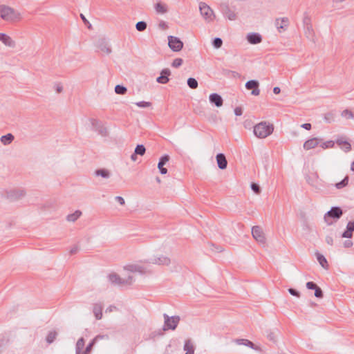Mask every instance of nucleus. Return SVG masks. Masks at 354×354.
Masks as SVG:
<instances>
[{"instance_id": "8fccbe9b", "label": "nucleus", "mask_w": 354, "mask_h": 354, "mask_svg": "<svg viewBox=\"0 0 354 354\" xmlns=\"http://www.w3.org/2000/svg\"><path fill=\"white\" fill-rule=\"evenodd\" d=\"M109 339V337L108 335H98L93 340L95 341V342L96 343L99 340H101V339L108 340Z\"/></svg>"}, {"instance_id": "69168bd1", "label": "nucleus", "mask_w": 354, "mask_h": 354, "mask_svg": "<svg viewBox=\"0 0 354 354\" xmlns=\"http://www.w3.org/2000/svg\"><path fill=\"white\" fill-rule=\"evenodd\" d=\"M80 17L85 24H88V21L86 19L84 15L81 14Z\"/></svg>"}, {"instance_id": "2f4dec72", "label": "nucleus", "mask_w": 354, "mask_h": 354, "mask_svg": "<svg viewBox=\"0 0 354 354\" xmlns=\"http://www.w3.org/2000/svg\"><path fill=\"white\" fill-rule=\"evenodd\" d=\"M316 256H317V259L318 262L319 263V264L321 265V266L322 268H324V269H328V264L327 260L324 257V256L318 252L316 254Z\"/></svg>"}, {"instance_id": "5fc2aeb1", "label": "nucleus", "mask_w": 354, "mask_h": 354, "mask_svg": "<svg viewBox=\"0 0 354 354\" xmlns=\"http://www.w3.org/2000/svg\"><path fill=\"white\" fill-rule=\"evenodd\" d=\"M303 22H304V27L305 26H308V24H310V19L307 15L304 17Z\"/></svg>"}, {"instance_id": "2eb2a0df", "label": "nucleus", "mask_w": 354, "mask_h": 354, "mask_svg": "<svg viewBox=\"0 0 354 354\" xmlns=\"http://www.w3.org/2000/svg\"><path fill=\"white\" fill-rule=\"evenodd\" d=\"M335 142L345 153H348L351 150V145L349 142L345 140L344 137L337 138Z\"/></svg>"}, {"instance_id": "c756f323", "label": "nucleus", "mask_w": 354, "mask_h": 354, "mask_svg": "<svg viewBox=\"0 0 354 354\" xmlns=\"http://www.w3.org/2000/svg\"><path fill=\"white\" fill-rule=\"evenodd\" d=\"M95 174L97 176H101L103 178H109L111 176L110 171L106 169H100L95 171Z\"/></svg>"}, {"instance_id": "13d9d810", "label": "nucleus", "mask_w": 354, "mask_h": 354, "mask_svg": "<svg viewBox=\"0 0 354 354\" xmlns=\"http://www.w3.org/2000/svg\"><path fill=\"white\" fill-rule=\"evenodd\" d=\"M55 88L57 93H61L63 91V87L60 84H57L55 86Z\"/></svg>"}, {"instance_id": "c03bdc74", "label": "nucleus", "mask_w": 354, "mask_h": 354, "mask_svg": "<svg viewBox=\"0 0 354 354\" xmlns=\"http://www.w3.org/2000/svg\"><path fill=\"white\" fill-rule=\"evenodd\" d=\"M335 145V142L333 140H328L326 142H323L321 145L322 148L323 149H328V148H333Z\"/></svg>"}, {"instance_id": "e433bc0d", "label": "nucleus", "mask_w": 354, "mask_h": 354, "mask_svg": "<svg viewBox=\"0 0 354 354\" xmlns=\"http://www.w3.org/2000/svg\"><path fill=\"white\" fill-rule=\"evenodd\" d=\"M187 85L190 88L196 89L198 87V84L195 78L189 77L187 80Z\"/></svg>"}, {"instance_id": "79ce46f5", "label": "nucleus", "mask_w": 354, "mask_h": 354, "mask_svg": "<svg viewBox=\"0 0 354 354\" xmlns=\"http://www.w3.org/2000/svg\"><path fill=\"white\" fill-rule=\"evenodd\" d=\"M342 116L347 119H353L354 118V115L352 111L348 109H345L342 112Z\"/></svg>"}, {"instance_id": "a878e982", "label": "nucleus", "mask_w": 354, "mask_h": 354, "mask_svg": "<svg viewBox=\"0 0 354 354\" xmlns=\"http://www.w3.org/2000/svg\"><path fill=\"white\" fill-rule=\"evenodd\" d=\"M304 30L306 37L313 42H315V35L312 24H308V26H305Z\"/></svg>"}, {"instance_id": "4468645a", "label": "nucleus", "mask_w": 354, "mask_h": 354, "mask_svg": "<svg viewBox=\"0 0 354 354\" xmlns=\"http://www.w3.org/2000/svg\"><path fill=\"white\" fill-rule=\"evenodd\" d=\"M124 269L131 272H138L140 274L147 272L145 268L140 264H128L124 267Z\"/></svg>"}, {"instance_id": "a18cd8bd", "label": "nucleus", "mask_w": 354, "mask_h": 354, "mask_svg": "<svg viewBox=\"0 0 354 354\" xmlns=\"http://www.w3.org/2000/svg\"><path fill=\"white\" fill-rule=\"evenodd\" d=\"M183 60L181 58H176L174 59L171 66L174 68H178L183 64Z\"/></svg>"}, {"instance_id": "cd10ccee", "label": "nucleus", "mask_w": 354, "mask_h": 354, "mask_svg": "<svg viewBox=\"0 0 354 354\" xmlns=\"http://www.w3.org/2000/svg\"><path fill=\"white\" fill-rule=\"evenodd\" d=\"M223 14L225 17H227L229 20L234 21L236 19V13L232 10L227 6H225Z\"/></svg>"}, {"instance_id": "f257e3e1", "label": "nucleus", "mask_w": 354, "mask_h": 354, "mask_svg": "<svg viewBox=\"0 0 354 354\" xmlns=\"http://www.w3.org/2000/svg\"><path fill=\"white\" fill-rule=\"evenodd\" d=\"M274 127L266 122H261L254 127V134L259 138H266L272 133Z\"/></svg>"}, {"instance_id": "9d476101", "label": "nucleus", "mask_w": 354, "mask_h": 354, "mask_svg": "<svg viewBox=\"0 0 354 354\" xmlns=\"http://www.w3.org/2000/svg\"><path fill=\"white\" fill-rule=\"evenodd\" d=\"M95 46L100 51L106 55H109L112 53L111 46L108 40L104 37L99 38L96 41Z\"/></svg>"}, {"instance_id": "4be33fe9", "label": "nucleus", "mask_w": 354, "mask_h": 354, "mask_svg": "<svg viewBox=\"0 0 354 354\" xmlns=\"http://www.w3.org/2000/svg\"><path fill=\"white\" fill-rule=\"evenodd\" d=\"M90 122H91V124L93 129L95 131H98L102 135H104V132H106V129L103 128L101 122L99 120L94 119V118H91V119H90Z\"/></svg>"}, {"instance_id": "393cba45", "label": "nucleus", "mask_w": 354, "mask_h": 354, "mask_svg": "<svg viewBox=\"0 0 354 354\" xmlns=\"http://www.w3.org/2000/svg\"><path fill=\"white\" fill-rule=\"evenodd\" d=\"M354 232V221H349L346 226V230L343 232L342 237L351 238Z\"/></svg>"}, {"instance_id": "c85d7f7f", "label": "nucleus", "mask_w": 354, "mask_h": 354, "mask_svg": "<svg viewBox=\"0 0 354 354\" xmlns=\"http://www.w3.org/2000/svg\"><path fill=\"white\" fill-rule=\"evenodd\" d=\"M82 213L80 210H76L66 216V221L74 223L82 216Z\"/></svg>"}, {"instance_id": "4c0bfd02", "label": "nucleus", "mask_w": 354, "mask_h": 354, "mask_svg": "<svg viewBox=\"0 0 354 354\" xmlns=\"http://www.w3.org/2000/svg\"><path fill=\"white\" fill-rule=\"evenodd\" d=\"M127 91V88L122 85H116L115 87V92L119 95H124Z\"/></svg>"}, {"instance_id": "c9c22d12", "label": "nucleus", "mask_w": 354, "mask_h": 354, "mask_svg": "<svg viewBox=\"0 0 354 354\" xmlns=\"http://www.w3.org/2000/svg\"><path fill=\"white\" fill-rule=\"evenodd\" d=\"M147 24L145 21H138L136 24V28L138 31L139 32H143L145 31L146 29H147Z\"/></svg>"}, {"instance_id": "0e129e2a", "label": "nucleus", "mask_w": 354, "mask_h": 354, "mask_svg": "<svg viewBox=\"0 0 354 354\" xmlns=\"http://www.w3.org/2000/svg\"><path fill=\"white\" fill-rule=\"evenodd\" d=\"M352 245H353V243L351 241H346L344 243V245L346 248H348V247L351 246Z\"/></svg>"}, {"instance_id": "6e6d98bb", "label": "nucleus", "mask_w": 354, "mask_h": 354, "mask_svg": "<svg viewBox=\"0 0 354 354\" xmlns=\"http://www.w3.org/2000/svg\"><path fill=\"white\" fill-rule=\"evenodd\" d=\"M115 200L118 201L120 205H123L125 204L124 199L122 196H115Z\"/></svg>"}, {"instance_id": "72a5a7b5", "label": "nucleus", "mask_w": 354, "mask_h": 354, "mask_svg": "<svg viewBox=\"0 0 354 354\" xmlns=\"http://www.w3.org/2000/svg\"><path fill=\"white\" fill-rule=\"evenodd\" d=\"M84 339L83 337L80 338L75 346V354H81V351L84 346Z\"/></svg>"}, {"instance_id": "bb28decb", "label": "nucleus", "mask_w": 354, "mask_h": 354, "mask_svg": "<svg viewBox=\"0 0 354 354\" xmlns=\"http://www.w3.org/2000/svg\"><path fill=\"white\" fill-rule=\"evenodd\" d=\"M93 312L96 319L100 320L102 317V305L100 303L95 304Z\"/></svg>"}, {"instance_id": "680f3d73", "label": "nucleus", "mask_w": 354, "mask_h": 354, "mask_svg": "<svg viewBox=\"0 0 354 354\" xmlns=\"http://www.w3.org/2000/svg\"><path fill=\"white\" fill-rule=\"evenodd\" d=\"M268 337L272 341H275V336L273 333H270V334H268Z\"/></svg>"}, {"instance_id": "4d7b16f0", "label": "nucleus", "mask_w": 354, "mask_h": 354, "mask_svg": "<svg viewBox=\"0 0 354 354\" xmlns=\"http://www.w3.org/2000/svg\"><path fill=\"white\" fill-rule=\"evenodd\" d=\"M79 250V247L77 245H74L71 250H70V254H76Z\"/></svg>"}, {"instance_id": "6ab92c4d", "label": "nucleus", "mask_w": 354, "mask_h": 354, "mask_svg": "<svg viewBox=\"0 0 354 354\" xmlns=\"http://www.w3.org/2000/svg\"><path fill=\"white\" fill-rule=\"evenodd\" d=\"M209 100L211 104H214L216 107L222 106L223 100L218 93H212L209 95Z\"/></svg>"}, {"instance_id": "f704fd0d", "label": "nucleus", "mask_w": 354, "mask_h": 354, "mask_svg": "<svg viewBox=\"0 0 354 354\" xmlns=\"http://www.w3.org/2000/svg\"><path fill=\"white\" fill-rule=\"evenodd\" d=\"M236 342L239 345H245V346H249L252 348H254V344L248 339H238L236 340Z\"/></svg>"}, {"instance_id": "864d4df0", "label": "nucleus", "mask_w": 354, "mask_h": 354, "mask_svg": "<svg viewBox=\"0 0 354 354\" xmlns=\"http://www.w3.org/2000/svg\"><path fill=\"white\" fill-rule=\"evenodd\" d=\"M158 26L162 30H166L168 28V26H167V23L164 21H161L159 23Z\"/></svg>"}, {"instance_id": "412c9836", "label": "nucleus", "mask_w": 354, "mask_h": 354, "mask_svg": "<svg viewBox=\"0 0 354 354\" xmlns=\"http://www.w3.org/2000/svg\"><path fill=\"white\" fill-rule=\"evenodd\" d=\"M320 141H322V139L318 138H313L309 139L304 142V148L306 150L314 149L319 145Z\"/></svg>"}, {"instance_id": "ea45409f", "label": "nucleus", "mask_w": 354, "mask_h": 354, "mask_svg": "<svg viewBox=\"0 0 354 354\" xmlns=\"http://www.w3.org/2000/svg\"><path fill=\"white\" fill-rule=\"evenodd\" d=\"M348 176H346L342 181L335 184V187L337 189H342V188L346 187L348 185Z\"/></svg>"}, {"instance_id": "dca6fc26", "label": "nucleus", "mask_w": 354, "mask_h": 354, "mask_svg": "<svg viewBox=\"0 0 354 354\" xmlns=\"http://www.w3.org/2000/svg\"><path fill=\"white\" fill-rule=\"evenodd\" d=\"M247 41L251 44H258L262 41V36L257 32H250L246 36Z\"/></svg>"}, {"instance_id": "473e14b6", "label": "nucleus", "mask_w": 354, "mask_h": 354, "mask_svg": "<svg viewBox=\"0 0 354 354\" xmlns=\"http://www.w3.org/2000/svg\"><path fill=\"white\" fill-rule=\"evenodd\" d=\"M156 11L158 13L165 14L167 12V6L166 4L158 2L155 6Z\"/></svg>"}, {"instance_id": "1a4fd4ad", "label": "nucleus", "mask_w": 354, "mask_h": 354, "mask_svg": "<svg viewBox=\"0 0 354 354\" xmlns=\"http://www.w3.org/2000/svg\"><path fill=\"white\" fill-rule=\"evenodd\" d=\"M168 46L174 52H179L183 48V42L177 37H168Z\"/></svg>"}, {"instance_id": "ddd939ff", "label": "nucleus", "mask_w": 354, "mask_h": 354, "mask_svg": "<svg viewBox=\"0 0 354 354\" xmlns=\"http://www.w3.org/2000/svg\"><path fill=\"white\" fill-rule=\"evenodd\" d=\"M259 86V83L255 80H249L245 83V88L248 90H252L251 94L255 96L259 95L260 93Z\"/></svg>"}, {"instance_id": "f8f14e48", "label": "nucleus", "mask_w": 354, "mask_h": 354, "mask_svg": "<svg viewBox=\"0 0 354 354\" xmlns=\"http://www.w3.org/2000/svg\"><path fill=\"white\" fill-rule=\"evenodd\" d=\"M252 234L255 240L259 243L264 244L266 242V238L262 229L259 226H254L252 228Z\"/></svg>"}, {"instance_id": "423d86ee", "label": "nucleus", "mask_w": 354, "mask_h": 354, "mask_svg": "<svg viewBox=\"0 0 354 354\" xmlns=\"http://www.w3.org/2000/svg\"><path fill=\"white\" fill-rule=\"evenodd\" d=\"M163 317H164L163 330H175L180 322V317L179 316L169 317L167 314H164Z\"/></svg>"}, {"instance_id": "e2e57ef3", "label": "nucleus", "mask_w": 354, "mask_h": 354, "mask_svg": "<svg viewBox=\"0 0 354 354\" xmlns=\"http://www.w3.org/2000/svg\"><path fill=\"white\" fill-rule=\"evenodd\" d=\"M280 92H281V89L279 87H278V86L274 87L273 93L274 94H279Z\"/></svg>"}, {"instance_id": "49530a36", "label": "nucleus", "mask_w": 354, "mask_h": 354, "mask_svg": "<svg viewBox=\"0 0 354 354\" xmlns=\"http://www.w3.org/2000/svg\"><path fill=\"white\" fill-rule=\"evenodd\" d=\"M251 187V189L252 190L257 194H260L261 192V188H260V186L255 183H252L250 185Z\"/></svg>"}, {"instance_id": "5701e85b", "label": "nucleus", "mask_w": 354, "mask_h": 354, "mask_svg": "<svg viewBox=\"0 0 354 354\" xmlns=\"http://www.w3.org/2000/svg\"><path fill=\"white\" fill-rule=\"evenodd\" d=\"M216 162L218 164V167L221 169H226L227 166V161L225 158V156L223 153H218L216 156Z\"/></svg>"}, {"instance_id": "58836bf2", "label": "nucleus", "mask_w": 354, "mask_h": 354, "mask_svg": "<svg viewBox=\"0 0 354 354\" xmlns=\"http://www.w3.org/2000/svg\"><path fill=\"white\" fill-rule=\"evenodd\" d=\"M146 149L143 145H138L134 152L137 155L143 156L145 153Z\"/></svg>"}, {"instance_id": "0eeeda50", "label": "nucleus", "mask_w": 354, "mask_h": 354, "mask_svg": "<svg viewBox=\"0 0 354 354\" xmlns=\"http://www.w3.org/2000/svg\"><path fill=\"white\" fill-rule=\"evenodd\" d=\"M145 262L158 266H169L171 263V259L167 256L163 254H157L149 258Z\"/></svg>"}, {"instance_id": "7c9ffc66", "label": "nucleus", "mask_w": 354, "mask_h": 354, "mask_svg": "<svg viewBox=\"0 0 354 354\" xmlns=\"http://www.w3.org/2000/svg\"><path fill=\"white\" fill-rule=\"evenodd\" d=\"M14 138V136L12 133H8L5 136H2L0 140L4 145H8L13 141Z\"/></svg>"}, {"instance_id": "f03ea898", "label": "nucleus", "mask_w": 354, "mask_h": 354, "mask_svg": "<svg viewBox=\"0 0 354 354\" xmlns=\"http://www.w3.org/2000/svg\"><path fill=\"white\" fill-rule=\"evenodd\" d=\"M18 15L13 8L6 5H0V17L4 21H12L19 17Z\"/></svg>"}, {"instance_id": "338daca9", "label": "nucleus", "mask_w": 354, "mask_h": 354, "mask_svg": "<svg viewBox=\"0 0 354 354\" xmlns=\"http://www.w3.org/2000/svg\"><path fill=\"white\" fill-rule=\"evenodd\" d=\"M160 172L161 174H166L167 173V169L165 167L160 169Z\"/></svg>"}, {"instance_id": "aec40b11", "label": "nucleus", "mask_w": 354, "mask_h": 354, "mask_svg": "<svg viewBox=\"0 0 354 354\" xmlns=\"http://www.w3.org/2000/svg\"><path fill=\"white\" fill-rule=\"evenodd\" d=\"M171 74V71L168 68L163 69L160 75L157 77L156 81L157 82L160 84H166L169 82V76Z\"/></svg>"}, {"instance_id": "09e8293b", "label": "nucleus", "mask_w": 354, "mask_h": 354, "mask_svg": "<svg viewBox=\"0 0 354 354\" xmlns=\"http://www.w3.org/2000/svg\"><path fill=\"white\" fill-rule=\"evenodd\" d=\"M169 159H170L169 156L167 154H165L164 156L160 157L158 162L165 165L167 164V162H169Z\"/></svg>"}, {"instance_id": "a211bd4d", "label": "nucleus", "mask_w": 354, "mask_h": 354, "mask_svg": "<svg viewBox=\"0 0 354 354\" xmlns=\"http://www.w3.org/2000/svg\"><path fill=\"white\" fill-rule=\"evenodd\" d=\"M0 41L5 46L10 48H15L16 46L15 41L10 36L5 33H0Z\"/></svg>"}, {"instance_id": "3c124183", "label": "nucleus", "mask_w": 354, "mask_h": 354, "mask_svg": "<svg viewBox=\"0 0 354 354\" xmlns=\"http://www.w3.org/2000/svg\"><path fill=\"white\" fill-rule=\"evenodd\" d=\"M288 292L289 293L292 295V296H295L297 297H300V293L299 291H297V290L294 289V288H289L288 289Z\"/></svg>"}, {"instance_id": "774afa93", "label": "nucleus", "mask_w": 354, "mask_h": 354, "mask_svg": "<svg viewBox=\"0 0 354 354\" xmlns=\"http://www.w3.org/2000/svg\"><path fill=\"white\" fill-rule=\"evenodd\" d=\"M131 159L133 161H136V159H137V154H136L135 152L131 156Z\"/></svg>"}, {"instance_id": "a19ab883", "label": "nucleus", "mask_w": 354, "mask_h": 354, "mask_svg": "<svg viewBox=\"0 0 354 354\" xmlns=\"http://www.w3.org/2000/svg\"><path fill=\"white\" fill-rule=\"evenodd\" d=\"M57 333L55 331H50L46 337V342L48 344H51L54 342L57 337Z\"/></svg>"}, {"instance_id": "37998d69", "label": "nucleus", "mask_w": 354, "mask_h": 354, "mask_svg": "<svg viewBox=\"0 0 354 354\" xmlns=\"http://www.w3.org/2000/svg\"><path fill=\"white\" fill-rule=\"evenodd\" d=\"M222 44H223V41L221 38L219 37H216L214 39L213 41H212V45L214 46V48H219L222 46Z\"/></svg>"}, {"instance_id": "603ef678", "label": "nucleus", "mask_w": 354, "mask_h": 354, "mask_svg": "<svg viewBox=\"0 0 354 354\" xmlns=\"http://www.w3.org/2000/svg\"><path fill=\"white\" fill-rule=\"evenodd\" d=\"M243 113V109L240 106H237L234 109V114L237 116L241 115Z\"/></svg>"}, {"instance_id": "bf43d9fd", "label": "nucleus", "mask_w": 354, "mask_h": 354, "mask_svg": "<svg viewBox=\"0 0 354 354\" xmlns=\"http://www.w3.org/2000/svg\"><path fill=\"white\" fill-rule=\"evenodd\" d=\"M326 242L330 245H332L333 244V239L332 236H327L326 237Z\"/></svg>"}, {"instance_id": "6e6552de", "label": "nucleus", "mask_w": 354, "mask_h": 354, "mask_svg": "<svg viewBox=\"0 0 354 354\" xmlns=\"http://www.w3.org/2000/svg\"><path fill=\"white\" fill-rule=\"evenodd\" d=\"M199 10L201 15L207 21H212L215 18L214 12L212 8L205 3L201 2L199 4Z\"/></svg>"}, {"instance_id": "b1692460", "label": "nucleus", "mask_w": 354, "mask_h": 354, "mask_svg": "<svg viewBox=\"0 0 354 354\" xmlns=\"http://www.w3.org/2000/svg\"><path fill=\"white\" fill-rule=\"evenodd\" d=\"M185 354H194L195 347L191 339H186L183 346Z\"/></svg>"}, {"instance_id": "9b49d317", "label": "nucleus", "mask_w": 354, "mask_h": 354, "mask_svg": "<svg viewBox=\"0 0 354 354\" xmlns=\"http://www.w3.org/2000/svg\"><path fill=\"white\" fill-rule=\"evenodd\" d=\"M289 19L288 17L277 18L274 21V26L279 32H282L288 29L289 26Z\"/></svg>"}, {"instance_id": "39448f33", "label": "nucleus", "mask_w": 354, "mask_h": 354, "mask_svg": "<svg viewBox=\"0 0 354 354\" xmlns=\"http://www.w3.org/2000/svg\"><path fill=\"white\" fill-rule=\"evenodd\" d=\"M108 277L112 284L118 286L131 285L133 281L132 276H129L127 279H122L116 273H111Z\"/></svg>"}, {"instance_id": "7ed1b4c3", "label": "nucleus", "mask_w": 354, "mask_h": 354, "mask_svg": "<svg viewBox=\"0 0 354 354\" xmlns=\"http://www.w3.org/2000/svg\"><path fill=\"white\" fill-rule=\"evenodd\" d=\"M342 214L343 211L339 207H333L329 211H328L325 214L324 219L328 225H330L333 223V222L330 221V219L333 218L335 221H337L342 217Z\"/></svg>"}, {"instance_id": "de8ad7c7", "label": "nucleus", "mask_w": 354, "mask_h": 354, "mask_svg": "<svg viewBox=\"0 0 354 354\" xmlns=\"http://www.w3.org/2000/svg\"><path fill=\"white\" fill-rule=\"evenodd\" d=\"M136 106H138V107H140V108H147V107L151 106V103L149 102L141 101V102H136Z\"/></svg>"}, {"instance_id": "052dcab7", "label": "nucleus", "mask_w": 354, "mask_h": 354, "mask_svg": "<svg viewBox=\"0 0 354 354\" xmlns=\"http://www.w3.org/2000/svg\"><path fill=\"white\" fill-rule=\"evenodd\" d=\"M301 127L306 129V130H310L311 129V124L310 123H304L301 125Z\"/></svg>"}, {"instance_id": "20e7f679", "label": "nucleus", "mask_w": 354, "mask_h": 354, "mask_svg": "<svg viewBox=\"0 0 354 354\" xmlns=\"http://www.w3.org/2000/svg\"><path fill=\"white\" fill-rule=\"evenodd\" d=\"M26 192L22 188H13L6 190L5 197L10 201H18L25 196Z\"/></svg>"}, {"instance_id": "f3484780", "label": "nucleus", "mask_w": 354, "mask_h": 354, "mask_svg": "<svg viewBox=\"0 0 354 354\" xmlns=\"http://www.w3.org/2000/svg\"><path fill=\"white\" fill-rule=\"evenodd\" d=\"M306 288L309 290H315V296L317 298H322L324 296L322 290L314 282L306 283Z\"/></svg>"}]
</instances>
